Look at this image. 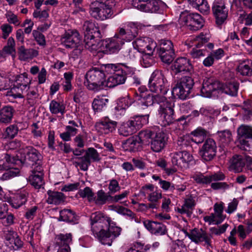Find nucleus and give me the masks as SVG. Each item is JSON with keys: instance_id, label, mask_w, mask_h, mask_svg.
I'll list each match as a JSON object with an SVG mask.
<instances>
[{"instance_id": "nucleus-56", "label": "nucleus", "mask_w": 252, "mask_h": 252, "mask_svg": "<svg viewBox=\"0 0 252 252\" xmlns=\"http://www.w3.org/2000/svg\"><path fill=\"white\" fill-rule=\"evenodd\" d=\"M78 194L81 197H87L89 202L94 200V194L92 189L89 187H86L84 189H80L78 191Z\"/></svg>"}, {"instance_id": "nucleus-37", "label": "nucleus", "mask_w": 252, "mask_h": 252, "mask_svg": "<svg viewBox=\"0 0 252 252\" xmlns=\"http://www.w3.org/2000/svg\"><path fill=\"white\" fill-rule=\"evenodd\" d=\"M148 115L145 116H136L132 118L128 122L133 127V130L135 132L137 129L140 128L143 125L146 124L148 123V118H146Z\"/></svg>"}, {"instance_id": "nucleus-22", "label": "nucleus", "mask_w": 252, "mask_h": 252, "mask_svg": "<svg viewBox=\"0 0 252 252\" xmlns=\"http://www.w3.org/2000/svg\"><path fill=\"white\" fill-rule=\"evenodd\" d=\"M145 227L152 233L162 235L166 232V226L159 222L147 220L144 221Z\"/></svg>"}, {"instance_id": "nucleus-6", "label": "nucleus", "mask_w": 252, "mask_h": 252, "mask_svg": "<svg viewBox=\"0 0 252 252\" xmlns=\"http://www.w3.org/2000/svg\"><path fill=\"white\" fill-rule=\"evenodd\" d=\"M152 92L165 94L167 92V81L161 71L156 70L153 72L148 83Z\"/></svg>"}, {"instance_id": "nucleus-21", "label": "nucleus", "mask_w": 252, "mask_h": 252, "mask_svg": "<svg viewBox=\"0 0 252 252\" xmlns=\"http://www.w3.org/2000/svg\"><path fill=\"white\" fill-rule=\"evenodd\" d=\"M245 154H235L230 160V170L235 173L241 172L246 165Z\"/></svg>"}, {"instance_id": "nucleus-45", "label": "nucleus", "mask_w": 252, "mask_h": 252, "mask_svg": "<svg viewBox=\"0 0 252 252\" xmlns=\"http://www.w3.org/2000/svg\"><path fill=\"white\" fill-rule=\"evenodd\" d=\"M26 93V98L28 103L32 106H33L36 103L39 96L37 88L30 87Z\"/></svg>"}, {"instance_id": "nucleus-34", "label": "nucleus", "mask_w": 252, "mask_h": 252, "mask_svg": "<svg viewBox=\"0 0 252 252\" xmlns=\"http://www.w3.org/2000/svg\"><path fill=\"white\" fill-rule=\"evenodd\" d=\"M57 244L59 249H70L69 245L72 243V235L70 233L60 234L56 236Z\"/></svg>"}, {"instance_id": "nucleus-12", "label": "nucleus", "mask_w": 252, "mask_h": 252, "mask_svg": "<svg viewBox=\"0 0 252 252\" xmlns=\"http://www.w3.org/2000/svg\"><path fill=\"white\" fill-rule=\"evenodd\" d=\"M81 37L76 30H68L62 38V43L67 48H73L78 46Z\"/></svg>"}, {"instance_id": "nucleus-50", "label": "nucleus", "mask_w": 252, "mask_h": 252, "mask_svg": "<svg viewBox=\"0 0 252 252\" xmlns=\"http://www.w3.org/2000/svg\"><path fill=\"white\" fill-rule=\"evenodd\" d=\"M140 143H141L137 137H132L128 139L125 145L128 148L127 150L130 151L135 152L138 150L140 146Z\"/></svg>"}, {"instance_id": "nucleus-61", "label": "nucleus", "mask_w": 252, "mask_h": 252, "mask_svg": "<svg viewBox=\"0 0 252 252\" xmlns=\"http://www.w3.org/2000/svg\"><path fill=\"white\" fill-rule=\"evenodd\" d=\"M130 105L129 100L127 98L123 97L119 99L116 109L118 111L125 110Z\"/></svg>"}, {"instance_id": "nucleus-49", "label": "nucleus", "mask_w": 252, "mask_h": 252, "mask_svg": "<svg viewBox=\"0 0 252 252\" xmlns=\"http://www.w3.org/2000/svg\"><path fill=\"white\" fill-rule=\"evenodd\" d=\"M43 175L31 174L29 177L30 184L35 189H40L44 184Z\"/></svg>"}, {"instance_id": "nucleus-59", "label": "nucleus", "mask_w": 252, "mask_h": 252, "mask_svg": "<svg viewBox=\"0 0 252 252\" xmlns=\"http://www.w3.org/2000/svg\"><path fill=\"white\" fill-rule=\"evenodd\" d=\"M109 193H115L121 189L119 182L116 179L110 180L108 184Z\"/></svg>"}, {"instance_id": "nucleus-40", "label": "nucleus", "mask_w": 252, "mask_h": 252, "mask_svg": "<svg viewBox=\"0 0 252 252\" xmlns=\"http://www.w3.org/2000/svg\"><path fill=\"white\" fill-rule=\"evenodd\" d=\"M208 41L209 38L206 37L202 32L197 36H190V47L195 46L196 48H199Z\"/></svg>"}, {"instance_id": "nucleus-46", "label": "nucleus", "mask_w": 252, "mask_h": 252, "mask_svg": "<svg viewBox=\"0 0 252 252\" xmlns=\"http://www.w3.org/2000/svg\"><path fill=\"white\" fill-rule=\"evenodd\" d=\"M143 11L156 12L159 8V0H144Z\"/></svg>"}, {"instance_id": "nucleus-5", "label": "nucleus", "mask_w": 252, "mask_h": 252, "mask_svg": "<svg viewBox=\"0 0 252 252\" xmlns=\"http://www.w3.org/2000/svg\"><path fill=\"white\" fill-rule=\"evenodd\" d=\"M14 81L13 87L10 91L7 92L6 95L14 98H24L23 94L29 89L31 79L27 74L24 73L16 76Z\"/></svg>"}, {"instance_id": "nucleus-20", "label": "nucleus", "mask_w": 252, "mask_h": 252, "mask_svg": "<svg viewBox=\"0 0 252 252\" xmlns=\"http://www.w3.org/2000/svg\"><path fill=\"white\" fill-rule=\"evenodd\" d=\"M189 161V153L186 150H182L179 152L173 154L172 157V163L173 165L181 168L188 167Z\"/></svg>"}, {"instance_id": "nucleus-19", "label": "nucleus", "mask_w": 252, "mask_h": 252, "mask_svg": "<svg viewBox=\"0 0 252 252\" xmlns=\"http://www.w3.org/2000/svg\"><path fill=\"white\" fill-rule=\"evenodd\" d=\"M125 72L121 68L109 76L106 80V87L112 88L117 85L124 84L126 80Z\"/></svg>"}, {"instance_id": "nucleus-41", "label": "nucleus", "mask_w": 252, "mask_h": 252, "mask_svg": "<svg viewBox=\"0 0 252 252\" xmlns=\"http://www.w3.org/2000/svg\"><path fill=\"white\" fill-rule=\"evenodd\" d=\"M59 220L66 222H75L77 220V216L72 210L64 209L60 212Z\"/></svg>"}, {"instance_id": "nucleus-60", "label": "nucleus", "mask_w": 252, "mask_h": 252, "mask_svg": "<svg viewBox=\"0 0 252 252\" xmlns=\"http://www.w3.org/2000/svg\"><path fill=\"white\" fill-rule=\"evenodd\" d=\"M116 35L119 36V38L124 42V41H130L133 39V36L129 34L126 29L124 28H120L119 33Z\"/></svg>"}, {"instance_id": "nucleus-38", "label": "nucleus", "mask_w": 252, "mask_h": 252, "mask_svg": "<svg viewBox=\"0 0 252 252\" xmlns=\"http://www.w3.org/2000/svg\"><path fill=\"white\" fill-rule=\"evenodd\" d=\"M190 135L193 136V137L190 138V141L193 142L196 144L201 143L206 136V131L201 127H198L192 131Z\"/></svg>"}, {"instance_id": "nucleus-64", "label": "nucleus", "mask_w": 252, "mask_h": 252, "mask_svg": "<svg viewBox=\"0 0 252 252\" xmlns=\"http://www.w3.org/2000/svg\"><path fill=\"white\" fill-rule=\"evenodd\" d=\"M127 32L131 34V36H133V38L134 39L136 36L138 34L139 32V28L138 26L136 24L134 23H130L127 26V28L126 29Z\"/></svg>"}, {"instance_id": "nucleus-2", "label": "nucleus", "mask_w": 252, "mask_h": 252, "mask_svg": "<svg viewBox=\"0 0 252 252\" xmlns=\"http://www.w3.org/2000/svg\"><path fill=\"white\" fill-rule=\"evenodd\" d=\"M90 220L93 233L103 245L111 246L121 234L122 229L111 223V219L100 212L93 213Z\"/></svg>"}, {"instance_id": "nucleus-51", "label": "nucleus", "mask_w": 252, "mask_h": 252, "mask_svg": "<svg viewBox=\"0 0 252 252\" xmlns=\"http://www.w3.org/2000/svg\"><path fill=\"white\" fill-rule=\"evenodd\" d=\"M118 132L121 135L127 136L135 132L133 130V127H131V125H130L128 122H127L121 125L118 129Z\"/></svg>"}, {"instance_id": "nucleus-42", "label": "nucleus", "mask_w": 252, "mask_h": 252, "mask_svg": "<svg viewBox=\"0 0 252 252\" xmlns=\"http://www.w3.org/2000/svg\"><path fill=\"white\" fill-rule=\"evenodd\" d=\"M27 200L26 192L19 193L15 195L10 201L12 206L14 208H18L24 204Z\"/></svg>"}, {"instance_id": "nucleus-54", "label": "nucleus", "mask_w": 252, "mask_h": 252, "mask_svg": "<svg viewBox=\"0 0 252 252\" xmlns=\"http://www.w3.org/2000/svg\"><path fill=\"white\" fill-rule=\"evenodd\" d=\"M237 71L243 76H251L252 74V67L245 62L240 63L237 67Z\"/></svg>"}, {"instance_id": "nucleus-23", "label": "nucleus", "mask_w": 252, "mask_h": 252, "mask_svg": "<svg viewBox=\"0 0 252 252\" xmlns=\"http://www.w3.org/2000/svg\"><path fill=\"white\" fill-rule=\"evenodd\" d=\"M165 134L162 132L156 133L151 141V149L155 152H160L164 147Z\"/></svg>"}, {"instance_id": "nucleus-32", "label": "nucleus", "mask_w": 252, "mask_h": 252, "mask_svg": "<svg viewBox=\"0 0 252 252\" xmlns=\"http://www.w3.org/2000/svg\"><path fill=\"white\" fill-rule=\"evenodd\" d=\"M14 109L9 106H5L0 109V123L7 124L10 123L12 119Z\"/></svg>"}, {"instance_id": "nucleus-33", "label": "nucleus", "mask_w": 252, "mask_h": 252, "mask_svg": "<svg viewBox=\"0 0 252 252\" xmlns=\"http://www.w3.org/2000/svg\"><path fill=\"white\" fill-rule=\"evenodd\" d=\"M13 161V156L10 153L0 152V171L8 169Z\"/></svg>"}, {"instance_id": "nucleus-30", "label": "nucleus", "mask_w": 252, "mask_h": 252, "mask_svg": "<svg viewBox=\"0 0 252 252\" xmlns=\"http://www.w3.org/2000/svg\"><path fill=\"white\" fill-rule=\"evenodd\" d=\"M109 102V99L106 95H97L92 103V107L94 112H100L104 110Z\"/></svg>"}, {"instance_id": "nucleus-53", "label": "nucleus", "mask_w": 252, "mask_h": 252, "mask_svg": "<svg viewBox=\"0 0 252 252\" xmlns=\"http://www.w3.org/2000/svg\"><path fill=\"white\" fill-rule=\"evenodd\" d=\"M156 133L150 129L141 130L139 132L138 139L140 140L142 143L148 141L150 139L151 140Z\"/></svg>"}, {"instance_id": "nucleus-25", "label": "nucleus", "mask_w": 252, "mask_h": 252, "mask_svg": "<svg viewBox=\"0 0 252 252\" xmlns=\"http://www.w3.org/2000/svg\"><path fill=\"white\" fill-rule=\"evenodd\" d=\"M26 153L25 160L29 164L32 163L37 164V162L40 161L39 158L40 155L35 148L32 147H27L25 149Z\"/></svg>"}, {"instance_id": "nucleus-44", "label": "nucleus", "mask_w": 252, "mask_h": 252, "mask_svg": "<svg viewBox=\"0 0 252 252\" xmlns=\"http://www.w3.org/2000/svg\"><path fill=\"white\" fill-rule=\"evenodd\" d=\"M190 5L203 13L208 12L210 9V6L206 0H190Z\"/></svg>"}, {"instance_id": "nucleus-14", "label": "nucleus", "mask_w": 252, "mask_h": 252, "mask_svg": "<svg viewBox=\"0 0 252 252\" xmlns=\"http://www.w3.org/2000/svg\"><path fill=\"white\" fill-rule=\"evenodd\" d=\"M124 42L116 35L112 38L106 39L103 43L104 52L107 54L117 53L121 48Z\"/></svg>"}, {"instance_id": "nucleus-7", "label": "nucleus", "mask_w": 252, "mask_h": 252, "mask_svg": "<svg viewBox=\"0 0 252 252\" xmlns=\"http://www.w3.org/2000/svg\"><path fill=\"white\" fill-rule=\"evenodd\" d=\"M236 143L241 149L250 151L252 144V126L241 125L237 129Z\"/></svg>"}, {"instance_id": "nucleus-26", "label": "nucleus", "mask_w": 252, "mask_h": 252, "mask_svg": "<svg viewBox=\"0 0 252 252\" xmlns=\"http://www.w3.org/2000/svg\"><path fill=\"white\" fill-rule=\"evenodd\" d=\"M47 194L48 197L46 201L49 204L59 205L63 203L65 199V196L61 192L49 190Z\"/></svg>"}, {"instance_id": "nucleus-47", "label": "nucleus", "mask_w": 252, "mask_h": 252, "mask_svg": "<svg viewBox=\"0 0 252 252\" xmlns=\"http://www.w3.org/2000/svg\"><path fill=\"white\" fill-rule=\"evenodd\" d=\"M96 199L94 200L95 201L96 204L103 205L109 201L111 203L112 196L109 194V193H105L103 190L101 189L97 191Z\"/></svg>"}, {"instance_id": "nucleus-4", "label": "nucleus", "mask_w": 252, "mask_h": 252, "mask_svg": "<svg viewBox=\"0 0 252 252\" xmlns=\"http://www.w3.org/2000/svg\"><path fill=\"white\" fill-rule=\"evenodd\" d=\"M105 78V74L101 69L94 68L86 73L85 85L90 90L98 91L106 87Z\"/></svg>"}, {"instance_id": "nucleus-28", "label": "nucleus", "mask_w": 252, "mask_h": 252, "mask_svg": "<svg viewBox=\"0 0 252 252\" xmlns=\"http://www.w3.org/2000/svg\"><path fill=\"white\" fill-rule=\"evenodd\" d=\"M203 22L204 20L200 14L190 11V31H196L201 29Z\"/></svg>"}, {"instance_id": "nucleus-10", "label": "nucleus", "mask_w": 252, "mask_h": 252, "mask_svg": "<svg viewBox=\"0 0 252 252\" xmlns=\"http://www.w3.org/2000/svg\"><path fill=\"white\" fill-rule=\"evenodd\" d=\"M158 54L163 62L168 64L171 63L175 55L172 42L169 40H161Z\"/></svg>"}, {"instance_id": "nucleus-52", "label": "nucleus", "mask_w": 252, "mask_h": 252, "mask_svg": "<svg viewBox=\"0 0 252 252\" xmlns=\"http://www.w3.org/2000/svg\"><path fill=\"white\" fill-rule=\"evenodd\" d=\"M153 52H148L143 53L140 62L143 67H148L153 64L154 62L153 58Z\"/></svg>"}, {"instance_id": "nucleus-57", "label": "nucleus", "mask_w": 252, "mask_h": 252, "mask_svg": "<svg viewBox=\"0 0 252 252\" xmlns=\"http://www.w3.org/2000/svg\"><path fill=\"white\" fill-rule=\"evenodd\" d=\"M192 178L194 180L199 184H209L211 182V179L209 176H205L201 173L193 175Z\"/></svg>"}, {"instance_id": "nucleus-55", "label": "nucleus", "mask_w": 252, "mask_h": 252, "mask_svg": "<svg viewBox=\"0 0 252 252\" xmlns=\"http://www.w3.org/2000/svg\"><path fill=\"white\" fill-rule=\"evenodd\" d=\"M5 172L2 175L1 178L3 180H8L12 177L16 176L20 172V170L17 168H14L12 164H10V167L5 170Z\"/></svg>"}, {"instance_id": "nucleus-31", "label": "nucleus", "mask_w": 252, "mask_h": 252, "mask_svg": "<svg viewBox=\"0 0 252 252\" xmlns=\"http://www.w3.org/2000/svg\"><path fill=\"white\" fill-rule=\"evenodd\" d=\"M83 29L85 36L95 37L99 34L98 28L94 22L91 21H86L84 22Z\"/></svg>"}, {"instance_id": "nucleus-48", "label": "nucleus", "mask_w": 252, "mask_h": 252, "mask_svg": "<svg viewBox=\"0 0 252 252\" xmlns=\"http://www.w3.org/2000/svg\"><path fill=\"white\" fill-rule=\"evenodd\" d=\"M18 131L17 125H11L5 128L2 137L5 139H13L17 135Z\"/></svg>"}, {"instance_id": "nucleus-17", "label": "nucleus", "mask_w": 252, "mask_h": 252, "mask_svg": "<svg viewBox=\"0 0 252 252\" xmlns=\"http://www.w3.org/2000/svg\"><path fill=\"white\" fill-rule=\"evenodd\" d=\"M212 237L211 234L208 235L206 232L202 231V229L199 230L195 228L190 231V240L195 243L204 241L207 246H211Z\"/></svg>"}, {"instance_id": "nucleus-36", "label": "nucleus", "mask_w": 252, "mask_h": 252, "mask_svg": "<svg viewBox=\"0 0 252 252\" xmlns=\"http://www.w3.org/2000/svg\"><path fill=\"white\" fill-rule=\"evenodd\" d=\"M239 88V83L236 82H228L223 85L222 93L232 97H236Z\"/></svg>"}, {"instance_id": "nucleus-13", "label": "nucleus", "mask_w": 252, "mask_h": 252, "mask_svg": "<svg viewBox=\"0 0 252 252\" xmlns=\"http://www.w3.org/2000/svg\"><path fill=\"white\" fill-rule=\"evenodd\" d=\"M189 77L181 78L180 82L174 87L172 91L173 96H177L181 99H186L189 94Z\"/></svg>"}, {"instance_id": "nucleus-8", "label": "nucleus", "mask_w": 252, "mask_h": 252, "mask_svg": "<svg viewBox=\"0 0 252 252\" xmlns=\"http://www.w3.org/2000/svg\"><path fill=\"white\" fill-rule=\"evenodd\" d=\"M225 0H215L212 10L216 25L221 27L226 21L228 14V8L225 5Z\"/></svg>"}, {"instance_id": "nucleus-58", "label": "nucleus", "mask_w": 252, "mask_h": 252, "mask_svg": "<svg viewBox=\"0 0 252 252\" xmlns=\"http://www.w3.org/2000/svg\"><path fill=\"white\" fill-rule=\"evenodd\" d=\"M32 35L38 44L44 46L46 45V40L44 35L38 30L32 31Z\"/></svg>"}, {"instance_id": "nucleus-29", "label": "nucleus", "mask_w": 252, "mask_h": 252, "mask_svg": "<svg viewBox=\"0 0 252 252\" xmlns=\"http://www.w3.org/2000/svg\"><path fill=\"white\" fill-rule=\"evenodd\" d=\"M122 53L126 60L134 61L139 57V51L132 43L125 46L122 51Z\"/></svg>"}, {"instance_id": "nucleus-3", "label": "nucleus", "mask_w": 252, "mask_h": 252, "mask_svg": "<svg viewBox=\"0 0 252 252\" xmlns=\"http://www.w3.org/2000/svg\"><path fill=\"white\" fill-rule=\"evenodd\" d=\"M92 2L90 5V14L98 20L103 21L111 18L113 14V7L115 5V0H103Z\"/></svg>"}, {"instance_id": "nucleus-39", "label": "nucleus", "mask_w": 252, "mask_h": 252, "mask_svg": "<svg viewBox=\"0 0 252 252\" xmlns=\"http://www.w3.org/2000/svg\"><path fill=\"white\" fill-rule=\"evenodd\" d=\"M94 38L95 37L85 36V47L91 52L94 51H100L101 49H99V48L102 44L100 42H97L94 39Z\"/></svg>"}, {"instance_id": "nucleus-27", "label": "nucleus", "mask_w": 252, "mask_h": 252, "mask_svg": "<svg viewBox=\"0 0 252 252\" xmlns=\"http://www.w3.org/2000/svg\"><path fill=\"white\" fill-rule=\"evenodd\" d=\"M38 55V51L32 48L26 49L24 46H21L18 49L19 59L21 61L32 59Z\"/></svg>"}, {"instance_id": "nucleus-43", "label": "nucleus", "mask_w": 252, "mask_h": 252, "mask_svg": "<svg viewBox=\"0 0 252 252\" xmlns=\"http://www.w3.org/2000/svg\"><path fill=\"white\" fill-rule=\"evenodd\" d=\"M65 106L63 103L53 100L50 102L49 109L53 114H61L63 115L65 113Z\"/></svg>"}, {"instance_id": "nucleus-1", "label": "nucleus", "mask_w": 252, "mask_h": 252, "mask_svg": "<svg viewBox=\"0 0 252 252\" xmlns=\"http://www.w3.org/2000/svg\"><path fill=\"white\" fill-rule=\"evenodd\" d=\"M135 98L142 105L146 107L156 103L159 105L158 112L161 125L166 126L173 122L174 103L172 101L167 100L163 96L153 95L145 87H140L136 91Z\"/></svg>"}, {"instance_id": "nucleus-62", "label": "nucleus", "mask_w": 252, "mask_h": 252, "mask_svg": "<svg viewBox=\"0 0 252 252\" xmlns=\"http://www.w3.org/2000/svg\"><path fill=\"white\" fill-rule=\"evenodd\" d=\"M120 69L119 66H118L114 64H103L101 66V70L104 72V71L107 74H114L117 70Z\"/></svg>"}, {"instance_id": "nucleus-63", "label": "nucleus", "mask_w": 252, "mask_h": 252, "mask_svg": "<svg viewBox=\"0 0 252 252\" xmlns=\"http://www.w3.org/2000/svg\"><path fill=\"white\" fill-rule=\"evenodd\" d=\"M3 235L6 240L12 243L14 238L17 235V233L12 228H7L3 230Z\"/></svg>"}, {"instance_id": "nucleus-35", "label": "nucleus", "mask_w": 252, "mask_h": 252, "mask_svg": "<svg viewBox=\"0 0 252 252\" xmlns=\"http://www.w3.org/2000/svg\"><path fill=\"white\" fill-rule=\"evenodd\" d=\"M15 52V40L12 37H10L7 40L6 45L0 51V58H4L6 55H11L14 56Z\"/></svg>"}, {"instance_id": "nucleus-24", "label": "nucleus", "mask_w": 252, "mask_h": 252, "mask_svg": "<svg viewBox=\"0 0 252 252\" xmlns=\"http://www.w3.org/2000/svg\"><path fill=\"white\" fill-rule=\"evenodd\" d=\"M189 59L186 57L177 58L173 63L172 70L176 73L187 72L189 70Z\"/></svg>"}, {"instance_id": "nucleus-9", "label": "nucleus", "mask_w": 252, "mask_h": 252, "mask_svg": "<svg viewBox=\"0 0 252 252\" xmlns=\"http://www.w3.org/2000/svg\"><path fill=\"white\" fill-rule=\"evenodd\" d=\"M78 161H75L76 166H79L81 170L87 171L91 165V161L98 162L100 160V155L94 148H88L84 156L77 158Z\"/></svg>"}, {"instance_id": "nucleus-11", "label": "nucleus", "mask_w": 252, "mask_h": 252, "mask_svg": "<svg viewBox=\"0 0 252 252\" xmlns=\"http://www.w3.org/2000/svg\"><path fill=\"white\" fill-rule=\"evenodd\" d=\"M217 145L216 142L212 138H207L199 150V154L204 160L209 161L216 156Z\"/></svg>"}, {"instance_id": "nucleus-16", "label": "nucleus", "mask_w": 252, "mask_h": 252, "mask_svg": "<svg viewBox=\"0 0 252 252\" xmlns=\"http://www.w3.org/2000/svg\"><path fill=\"white\" fill-rule=\"evenodd\" d=\"M117 122L110 120L108 117H105L95 125L96 130L101 134H108L116 129Z\"/></svg>"}, {"instance_id": "nucleus-18", "label": "nucleus", "mask_w": 252, "mask_h": 252, "mask_svg": "<svg viewBox=\"0 0 252 252\" xmlns=\"http://www.w3.org/2000/svg\"><path fill=\"white\" fill-rule=\"evenodd\" d=\"M223 85L218 80L209 81L208 84L203 85L201 89L202 96L210 97L213 95V93L217 91H221L222 92Z\"/></svg>"}, {"instance_id": "nucleus-15", "label": "nucleus", "mask_w": 252, "mask_h": 252, "mask_svg": "<svg viewBox=\"0 0 252 252\" xmlns=\"http://www.w3.org/2000/svg\"><path fill=\"white\" fill-rule=\"evenodd\" d=\"M133 44L139 52L142 53L154 52L156 47V43L152 39L147 37L138 38L133 42Z\"/></svg>"}]
</instances>
